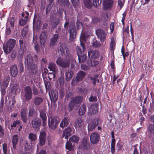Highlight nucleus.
Wrapping results in <instances>:
<instances>
[{"label":"nucleus","instance_id":"nucleus-3","mask_svg":"<svg viewBox=\"0 0 154 154\" xmlns=\"http://www.w3.org/2000/svg\"><path fill=\"white\" fill-rule=\"evenodd\" d=\"M59 122V119L56 116H51L48 117V126L52 130L55 129L57 127Z\"/></svg>","mask_w":154,"mask_h":154},{"label":"nucleus","instance_id":"nucleus-23","mask_svg":"<svg viewBox=\"0 0 154 154\" xmlns=\"http://www.w3.org/2000/svg\"><path fill=\"white\" fill-rule=\"evenodd\" d=\"M19 138L18 135H14L13 136L12 140L13 148L14 150L17 149V145L18 143Z\"/></svg>","mask_w":154,"mask_h":154},{"label":"nucleus","instance_id":"nucleus-38","mask_svg":"<svg viewBox=\"0 0 154 154\" xmlns=\"http://www.w3.org/2000/svg\"><path fill=\"white\" fill-rule=\"evenodd\" d=\"M79 61V63H83L85 62L87 59V55L84 54L82 55L78 56Z\"/></svg>","mask_w":154,"mask_h":154},{"label":"nucleus","instance_id":"nucleus-36","mask_svg":"<svg viewBox=\"0 0 154 154\" xmlns=\"http://www.w3.org/2000/svg\"><path fill=\"white\" fill-rule=\"evenodd\" d=\"M89 110L91 114H96L98 112L97 108L94 105H91L90 106Z\"/></svg>","mask_w":154,"mask_h":154},{"label":"nucleus","instance_id":"nucleus-13","mask_svg":"<svg viewBox=\"0 0 154 154\" xmlns=\"http://www.w3.org/2000/svg\"><path fill=\"white\" fill-rule=\"evenodd\" d=\"M31 125L34 129L38 130L40 129L41 125V120L38 118L33 119L31 121Z\"/></svg>","mask_w":154,"mask_h":154},{"label":"nucleus","instance_id":"nucleus-43","mask_svg":"<svg viewBox=\"0 0 154 154\" xmlns=\"http://www.w3.org/2000/svg\"><path fill=\"white\" fill-rule=\"evenodd\" d=\"M48 5L47 6L46 9V14H49L53 6L54 2H49Z\"/></svg>","mask_w":154,"mask_h":154},{"label":"nucleus","instance_id":"nucleus-47","mask_svg":"<svg viewBox=\"0 0 154 154\" xmlns=\"http://www.w3.org/2000/svg\"><path fill=\"white\" fill-rule=\"evenodd\" d=\"M148 130L150 133L154 134V123L149 124Z\"/></svg>","mask_w":154,"mask_h":154},{"label":"nucleus","instance_id":"nucleus-41","mask_svg":"<svg viewBox=\"0 0 154 154\" xmlns=\"http://www.w3.org/2000/svg\"><path fill=\"white\" fill-rule=\"evenodd\" d=\"M101 20V18L98 17H94L92 18V22L93 24H97Z\"/></svg>","mask_w":154,"mask_h":154},{"label":"nucleus","instance_id":"nucleus-40","mask_svg":"<svg viewBox=\"0 0 154 154\" xmlns=\"http://www.w3.org/2000/svg\"><path fill=\"white\" fill-rule=\"evenodd\" d=\"M28 138L31 141H35L37 139V135L36 134L30 133L29 134Z\"/></svg>","mask_w":154,"mask_h":154},{"label":"nucleus","instance_id":"nucleus-9","mask_svg":"<svg viewBox=\"0 0 154 154\" xmlns=\"http://www.w3.org/2000/svg\"><path fill=\"white\" fill-rule=\"evenodd\" d=\"M96 34L101 42H103L106 39L107 33L101 29H97L95 31Z\"/></svg>","mask_w":154,"mask_h":154},{"label":"nucleus","instance_id":"nucleus-20","mask_svg":"<svg viewBox=\"0 0 154 154\" xmlns=\"http://www.w3.org/2000/svg\"><path fill=\"white\" fill-rule=\"evenodd\" d=\"M59 36V34L57 33L54 34L53 37L51 38L50 42L49 44L50 48L53 47L55 45L58 39Z\"/></svg>","mask_w":154,"mask_h":154},{"label":"nucleus","instance_id":"nucleus-12","mask_svg":"<svg viewBox=\"0 0 154 154\" xmlns=\"http://www.w3.org/2000/svg\"><path fill=\"white\" fill-rule=\"evenodd\" d=\"M59 51H60L62 56H66V57L70 58L71 55L69 53V48L65 44H62L60 45Z\"/></svg>","mask_w":154,"mask_h":154},{"label":"nucleus","instance_id":"nucleus-29","mask_svg":"<svg viewBox=\"0 0 154 154\" xmlns=\"http://www.w3.org/2000/svg\"><path fill=\"white\" fill-rule=\"evenodd\" d=\"M74 73L70 70H68L65 73L66 79L67 81H69L73 77Z\"/></svg>","mask_w":154,"mask_h":154},{"label":"nucleus","instance_id":"nucleus-32","mask_svg":"<svg viewBox=\"0 0 154 154\" xmlns=\"http://www.w3.org/2000/svg\"><path fill=\"white\" fill-rule=\"evenodd\" d=\"M65 148L68 151L67 152V153L69 151H73L74 149V146L72 145L71 143L69 141H67L66 144Z\"/></svg>","mask_w":154,"mask_h":154},{"label":"nucleus","instance_id":"nucleus-59","mask_svg":"<svg viewBox=\"0 0 154 154\" xmlns=\"http://www.w3.org/2000/svg\"><path fill=\"white\" fill-rule=\"evenodd\" d=\"M125 0H118V4L120 7V9H121L124 6L125 3Z\"/></svg>","mask_w":154,"mask_h":154},{"label":"nucleus","instance_id":"nucleus-37","mask_svg":"<svg viewBox=\"0 0 154 154\" xmlns=\"http://www.w3.org/2000/svg\"><path fill=\"white\" fill-rule=\"evenodd\" d=\"M116 47V42L114 41V38L112 37L111 39V42L110 44V49L111 51L113 52Z\"/></svg>","mask_w":154,"mask_h":154},{"label":"nucleus","instance_id":"nucleus-52","mask_svg":"<svg viewBox=\"0 0 154 154\" xmlns=\"http://www.w3.org/2000/svg\"><path fill=\"white\" fill-rule=\"evenodd\" d=\"M20 121L17 120L13 122V124L11 125V127H16L17 128L18 126L20 125Z\"/></svg>","mask_w":154,"mask_h":154},{"label":"nucleus","instance_id":"nucleus-27","mask_svg":"<svg viewBox=\"0 0 154 154\" xmlns=\"http://www.w3.org/2000/svg\"><path fill=\"white\" fill-rule=\"evenodd\" d=\"M48 68L52 72L54 73H57V68L55 63H50L48 65Z\"/></svg>","mask_w":154,"mask_h":154},{"label":"nucleus","instance_id":"nucleus-55","mask_svg":"<svg viewBox=\"0 0 154 154\" xmlns=\"http://www.w3.org/2000/svg\"><path fill=\"white\" fill-rule=\"evenodd\" d=\"M18 67L19 68V72L20 73H22L24 71V67L23 64L21 62H20L18 65Z\"/></svg>","mask_w":154,"mask_h":154},{"label":"nucleus","instance_id":"nucleus-33","mask_svg":"<svg viewBox=\"0 0 154 154\" xmlns=\"http://www.w3.org/2000/svg\"><path fill=\"white\" fill-rule=\"evenodd\" d=\"M98 76V75H95L93 76H91L89 77L90 80L92 81V82L94 86H95L96 82L97 83L100 82L99 80L97 79Z\"/></svg>","mask_w":154,"mask_h":154},{"label":"nucleus","instance_id":"nucleus-16","mask_svg":"<svg viewBox=\"0 0 154 154\" xmlns=\"http://www.w3.org/2000/svg\"><path fill=\"white\" fill-rule=\"evenodd\" d=\"M39 112L40 117L42 120L43 126H45L46 125L47 121L46 112L45 109H41L39 110Z\"/></svg>","mask_w":154,"mask_h":154},{"label":"nucleus","instance_id":"nucleus-30","mask_svg":"<svg viewBox=\"0 0 154 154\" xmlns=\"http://www.w3.org/2000/svg\"><path fill=\"white\" fill-rule=\"evenodd\" d=\"M10 80V78L9 75L5 76L3 79V83L2 85V87L7 88L8 87Z\"/></svg>","mask_w":154,"mask_h":154},{"label":"nucleus","instance_id":"nucleus-2","mask_svg":"<svg viewBox=\"0 0 154 154\" xmlns=\"http://www.w3.org/2000/svg\"><path fill=\"white\" fill-rule=\"evenodd\" d=\"M16 43V40L10 38L3 45V49L6 54H9L14 48Z\"/></svg>","mask_w":154,"mask_h":154},{"label":"nucleus","instance_id":"nucleus-6","mask_svg":"<svg viewBox=\"0 0 154 154\" xmlns=\"http://www.w3.org/2000/svg\"><path fill=\"white\" fill-rule=\"evenodd\" d=\"M69 41L71 42H72L74 41L76 36V31L74 22H71L70 23L69 27Z\"/></svg>","mask_w":154,"mask_h":154},{"label":"nucleus","instance_id":"nucleus-49","mask_svg":"<svg viewBox=\"0 0 154 154\" xmlns=\"http://www.w3.org/2000/svg\"><path fill=\"white\" fill-rule=\"evenodd\" d=\"M25 48L24 47H20L18 52V57H23L24 53V50Z\"/></svg>","mask_w":154,"mask_h":154},{"label":"nucleus","instance_id":"nucleus-34","mask_svg":"<svg viewBox=\"0 0 154 154\" xmlns=\"http://www.w3.org/2000/svg\"><path fill=\"white\" fill-rule=\"evenodd\" d=\"M86 110V107L84 104H83L80 107L78 113L80 116H82L85 114Z\"/></svg>","mask_w":154,"mask_h":154},{"label":"nucleus","instance_id":"nucleus-44","mask_svg":"<svg viewBox=\"0 0 154 154\" xmlns=\"http://www.w3.org/2000/svg\"><path fill=\"white\" fill-rule=\"evenodd\" d=\"M60 20L59 19H56L54 20L51 24V27L53 29H55L59 24Z\"/></svg>","mask_w":154,"mask_h":154},{"label":"nucleus","instance_id":"nucleus-50","mask_svg":"<svg viewBox=\"0 0 154 154\" xmlns=\"http://www.w3.org/2000/svg\"><path fill=\"white\" fill-rule=\"evenodd\" d=\"M76 51L77 55L78 56L82 54L85 50H83V49L81 47L77 46L76 47Z\"/></svg>","mask_w":154,"mask_h":154},{"label":"nucleus","instance_id":"nucleus-58","mask_svg":"<svg viewBox=\"0 0 154 154\" xmlns=\"http://www.w3.org/2000/svg\"><path fill=\"white\" fill-rule=\"evenodd\" d=\"M57 73H54L53 72H49V75L48 78L50 80H51L53 79H54L55 77V74Z\"/></svg>","mask_w":154,"mask_h":154},{"label":"nucleus","instance_id":"nucleus-1","mask_svg":"<svg viewBox=\"0 0 154 154\" xmlns=\"http://www.w3.org/2000/svg\"><path fill=\"white\" fill-rule=\"evenodd\" d=\"M25 62L26 63V66L29 71L32 75L36 74L38 71L37 65L33 63V59L30 54H28L25 58Z\"/></svg>","mask_w":154,"mask_h":154},{"label":"nucleus","instance_id":"nucleus-64","mask_svg":"<svg viewBox=\"0 0 154 154\" xmlns=\"http://www.w3.org/2000/svg\"><path fill=\"white\" fill-rule=\"evenodd\" d=\"M76 25L77 26V28L78 29H80L81 27H83V25L82 23L78 21H77L76 22Z\"/></svg>","mask_w":154,"mask_h":154},{"label":"nucleus","instance_id":"nucleus-17","mask_svg":"<svg viewBox=\"0 0 154 154\" xmlns=\"http://www.w3.org/2000/svg\"><path fill=\"white\" fill-rule=\"evenodd\" d=\"M49 94L51 101L53 102H56L58 98V92L54 90H52L49 92Z\"/></svg>","mask_w":154,"mask_h":154},{"label":"nucleus","instance_id":"nucleus-15","mask_svg":"<svg viewBox=\"0 0 154 154\" xmlns=\"http://www.w3.org/2000/svg\"><path fill=\"white\" fill-rule=\"evenodd\" d=\"M99 122V120L95 119L92 121L88 125V131H92L97 126Z\"/></svg>","mask_w":154,"mask_h":154},{"label":"nucleus","instance_id":"nucleus-51","mask_svg":"<svg viewBox=\"0 0 154 154\" xmlns=\"http://www.w3.org/2000/svg\"><path fill=\"white\" fill-rule=\"evenodd\" d=\"M61 5L63 6L68 7L70 4L69 0H61Z\"/></svg>","mask_w":154,"mask_h":154},{"label":"nucleus","instance_id":"nucleus-19","mask_svg":"<svg viewBox=\"0 0 154 154\" xmlns=\"http://www.w3.org/2000/svg\"><path fill=\"white\" fill-rule=\"evenodd\" d=\"M88 54L89 57L95 59L98 57L99 53L96 50H91L88 52Z\"/></svg>","mask_w":154,"mask_h":154},{"label":"nucleus","instance_id":"nucleus-54","mask_svg":"<svg viewBox=\"0 0 154 154\" xmlns=\"http://www.w3.org/2000/svg\"><path fill=\"white\" fill-rule=\"evenodd\" d=\"M93 4L95 7L98 6L101 3L102 0H93Z\"/></svg>","mask_w":154,"mask_h":154},{"label":"nucleus","instance_id":"nucleus-26","mask_svg":"<svg viewBox=\"0 0 154 154\" xmlns=\"http://www.w3.org/2000/svg\"><path fill=\"white\" fill-rule=\"evenodd\" d=\"M11 74L13 77L16 76L18 74V70L16 65H14L10 67Z\"/></svg>","mask_w":154,"mask_h":154},{"label":"nucleus","instance_id":"nucleus-5","mask_svg":"<svg viewBox=\"0 0 154 154\" xmlns=\"http://www.w3.org/2000/svg\"><path fill=\"white\" fill-rule=\"evenodd\" d=\"M86 73L82 70L79 71L77 74L75 78H73L72 81V85H76L78 82L81 81L85 77Z\"/></svg>","mask_w":154,"mask_h":154},{"label":"nucleus","instance_id":"nucleus-45","mask_svg":"<svg viewBox=\"0 0 154 154\" xmlns=\"http://www.w3.org/2000/svg\"><path fill=\"white\" fill-rule=\"evenodd\" d=\"M28 19H20L19 20V24L20 26H23L25 25L27 23Z\"/></svg>","mask_w":154,"mask_h":154},{"label":"nucleus","instance_id":"nucleus-56","mask_svg":"<svg viewBox=\"0 0 154 154\" xmlns=\"http://www.w3.org/2000/svg\"><path fill=\"white\" fill-rule=\"evenodd\" d=\"M33 94L34 95H37L39 94V92L38 88L35 86H34L32 88Z\"/></svg>","mask_w":154,"mask_h":154},{"label":"nucleus","instance_id":"nucleus-63","mask_svg":"<svg viewBox=\"0 0 154 154\" xmlns=\"http://www.w3.org/2000/svg\"><path fill=\"white\" fill-rule=\"evenodd\" d=\"M14 20L13 17H12L10 20L9 23L11 27L14 28Z\"/></svg>","mask_w":154,"mask_h":154},{"label":"nucleus","instance_id":"nucleus-10","mask_svg":"<svg viewBox=\"0 0 154 154\" xmlns=\"http://www.w3.org/2000/svg\"><path fill=\"white\" fill-rule=\"evenodd\" d=\"M25 100L27 101H29L32 97V93L31 88L29 86L25 87L24 89Z\"/></svg>","mask_w":154,"mask_h":154},{"label":"nucleus","instance_id":"nucleus-25","mask_svg":"<svg viewBox=\"0 0 154 154\" xmlns=\"http://www.w3.org/2000/svg\"><path fill=\"white\" fill-rule=\"evenodd\" d=\"M71 131L72 129L70 127H67L63 131V137H64L65 139H68V138L71 135Z\"/></svg>","mask_w":154,"mask_h":154},{"label":"nucleus","instance_id":"nucleus-61","mask_svg":"<svg viewBox=\"0 0 154 154\" xmlns=\"http://www.w3.org/2000/svg\"><path fill=\"white\" fill-rule=\"evenodd\" d=\"M97 100V98L95 96H91L89 99V100L90 102H96Z\"/></svg>","mask_w":154,"mask_h":154},{"label":"nucleus","instance_id":"nucleus-42","mask_svg":"<svg viewBox=\"0 0 154 154\" xmlns=\"http://www.w3.org/2000/svg\"><path fill=\"white\" fill-rule=\"evenodd\" d=\"M75 126L78 128L81 127L83 125V121L81 118H78L77 119L75 122Z\"/></svg>","mask_w":154,"mask_h":154},{"label":"nucleus","instance_id":"nucleus-8","mask_svg":"<svg viewBox=\"0 0 154 154\" xmlns=\"http://www.w3.org/2000/svg\"><path fill=\"white\" fill-rule=\"evenodd\" d=\"M80 146L83 149L87 151H89L90 152L92 150V145L90 143L89 140L86 138L82 140Z\"/></svg>","mask_w":154,"mask_h":154},{"label":"nucleus","instance_id":"nucleus-46","mask_svg":"<svg viewBox=\"0 0 154 154\" xmlns=\"http://www.w3.org/2000/svg\"><path fill=\"white\" fill-rule=\"evenodd\" d=\"M35 109L33 108H31L29 110V116L33 117L35 116Z\"/></svg>","mask_w":154,"mask_h":154},{"label":"nucleus","instance_id":"nucleus-22","mask_svg":"<svg viewBox=\"0 0 154 154\" xmlns=\"http://www.w3.org/2000/svg\"><path fill=\"white\" fill-rule=\"evenodd\" d=\"M47 38V33L42 32L40 35V42L41 45H44L46 41Z\"/></svg>","mask_w":154,"mask_h":154},{"label":"nucleus","instance_id":"nucleus-39","mask_svg":"<svg viewBox=\"0 0 154 154\" xmlns=\"http://www.w3.org/2000/svg\"><path fill=\"white\" fill-rule=\"evenodd\" d=\"M79 138L77 136L74 135L69 138V140L73 143H77L79 140Z\"/></svg>","mask_w":154,"mask_h":154},{"label":"nucleus","instance_id":"nucleus-7","mask_svg":"<svg viewBox=\"0 0 154 154\" xmlns=\"http://www.w3.org/2000/svg\"><path fill=\"white\" fill-rule=\"evenodd\" d=\"M98 64V62L97 60H92L91 59L87 61V65L85 64H83L81 65V68L85 71L88 70L91 67L96 66Z\"/></svg>","mask_w":154,"mask_h":154},{"label":"nucleus","instance_id":"nucleus-28","mask_svg":"<svg viewBox=\"0 0 154 154\" xmlns=\"http://www.w3.org/2000/svg\"><path fill=\"white\" fill-rule=\"evenodd\" d=\"M69 120L67 117L64 118L60 124V127L62 128L66 127L69 124Z\"/></svg>","mask_w":154,"mask_h":154},{"label":"nucleus","instance_id":"nucleus-48","mask_svg":"<svg viewBox=\"0 0 154 154\" xmlns=\"http://www.w3.org/2000/svg\"><path fill=\"white\" fill-rule=\"evenodd\" d=\"M114 140H113L111 141V151L112 154H113L115 150V143L116 141H114Z\"/></svg>","mask_w":154,"mask_h":154},{"label":"nucleus","instance_id":"nucleus-18","mask_svg":"<svg viewBox=\"0 0 154 154\" xmlns=\"http://www.w3.org/2000/svg\"><path fill=\"white\" fill-rule=\"evenodd\" d=\"M46 134L44 131L40 133L39 136V145L42 146H44L45 142L46 140Z\"/></svg>","mask_w":154,"mask_h":154},{"label":"nucleus","instance_id":"nucleus-24","mask_svg":"<svg viewBox=\"0 0 154 154\" xmlns=\"http://www.w3.org/2000/svg\"><path fill=\"white\" fill-rule=\"evenodd\" d=\"M113 1L112 0H106L103 2V7L105 9L110 8L112 6Z\"/></svg>","mask_w":154,"mask_h":154},{"label":"nucleus","instance_id":"nucleus-35","mask_svg":"<svg viewBox=\"0 0 154 154\" xmlns=\"http://www.w3.org/2000/svg\"><path fill=\"white\" fill-rule=\"evenodd\" d=\"M83 2L85 6L87 8H91L93 6L92 0H84Z\"/></svg>","mask_w":154,"mask_h":154},{"label":"nucleus","instance_id":"nucleus-62","mask_svg":"<svg viewBox=\"0 0 154 154\" xmlns=\"http://www.w3.org/2000/svg\"><path fill=\"white\" fill-rule=\"evenodd\" d=\"M19 44L20 45V47L25 48V44L23 42V38H21L19 40Z\"/></svg>","mask_w":154,"mask_h":154},{"label":"nucleus","instance_id":"nucleus-4","mask_svg":"<svg viewBox=\"0 0 154 154\" xmlns=\"http://www.w3.org/2000/svg\"><path fill=\"white\" fill-rule=\"evenodd\" d=\"M82 100V97L80 96L73 97L69 103L68 109L69 111L70 112L72 111L77 104L81 103Z\"/></svg>","mask_w":154,"mask_h":154},{"label":"nucleus","instance_id":"nucleus-11","mask_svg":"<svg viewBox=\"0 0 154 154\" xmlns=\"http://www.w3.org/2000/svg\"><path fill=\"white\" fill-rule=\"evenodd\" d=\"M57 64L63 68L68 67L70 65L69 61L66 59H63L60 58H58L56 60Z\"/></svg>","mask_w":154,"mask_h":154},{"label":"nucleus","instance_id":"nucleus-31","mask_svg":"<svg viewBox=\"0 0 154 154\" xmlns=\"http://www.w3.org/2000/svg\"><path fill=\"white\" fill-rule=\"evenodd\" d=\"M43 101V99L42 98L36 96L33 99V103L36 105H40Z\"/></svg>","mask_w":154,"mask_h":154},{"label":"nucleus","instance_id":"nucleus-53","mask_svg":"<svg viewBox=\"0 0 154 154\" xmlns=\"http://www.w3.org/2000/svg\"><path fill=\"white\" fill-rule=\"evenodd\" d=\"M2 148L4 154H7L8 151V146L7 144L5 143H3L2 145Z\"/></svg>","mask_w":154,"mask_h":154},{"label":"nucleus","instance_id":"nucleus-14","mask_svg":"<svg viewBox=\"0 0 154 154\" xmlns=\"http://www.w3.org/2000/svg\"><path fill=\"white\" fill-rule=\"evenodd\" d=\"M100 134L96 132L93 133L90 136L91 142L93 144H97L100 139Z\"/></svg>","mask_w":154,"mask_h":154},{"label":"nucleus","instance_id":"nucleus-21","mask_svg":"<svg viewBox=\"0 0 154 154\" xmlns=\"http://www.w3.org/2000/svg\"><path fill=\"white\" fill-rule=\"evenodd\" d=\"M21 120L24 123L26 122L28 119L27 115L26 110L25 109H23L20 112Z\"/></svg>","mask_w":154,"mask_h":154},{"label":"nucleus","instance_id":"nucleus-57","mask_svg":"<svg viewBox=\"0 0 154 154\" xmlns=\"http://www.w3.org/2000/svg\"><path fill=\"white\" fill-rule=\"evenodd\" d=\"M73 96V94L72 92H70L69 93L66 94L65 98L67 100H69L71 99Z\"/></svg>","mask_w":154,"mask_h":154},{"label":"nucleus","instance_id":"nucleus-60","mask_svg":"<svg viewBox=\"0 0 154 154\" xmlns=\"http://www.w3.org/2000/svg\"><path fill=\"white\" fill-rule=\"evenodd\" d=\"M25 149L26 150H30L31 148V143H29L27 142H26L25 143Z\"/></svg>","mask_w":154,"mask_h":154}]
</instances>
